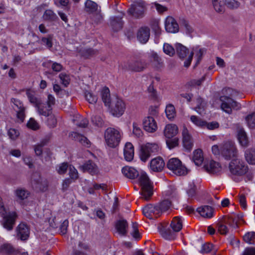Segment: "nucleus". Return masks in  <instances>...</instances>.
I'll return each mask as SVG.
<instances>
[{
  "label": "nucleus",
  "instance_id": "58",
  "mask_svg": "<svg viewBox=\"0 0 255 255\" xmlns=\"http://www.w3.org/2000/svg\"><path fill=\"white\" fill-rule=\"evenodd\" d=\"M27 126L28 128L33 130H37L39 129V126L37 122L33 118H30L28 123Z\"/></svg>",
  "mask_w": 255,
  "mask_h": 255
},
{
  "label": "nucleus",
  "instance_id": "48",
  "mask_svg": "<svg viewBox=\"0 0 255 255\" xmlns=\"http://www.w3.org/2000/svg\"><path fill=\"white\" fill-rule=\"evenodd\" d=\"M212 251L215 253L217 251V249L214 248V246L212 244L207 243L202 246L200 252L202 254H207Z\"/></svg>",
  "mask_w": 255,
  "mask_h": 255
},
{
  "label": "nucleus",
  "instance_id": "21",
  "mask_svg": "<svg viewBox=\"0 0 255 255\" xmlns=\"http://www.w3.org/2000/svg\"><path fill=\"white\" fill-rule=\"evenodd\" d=\"M165 27L168 32L176 33L179 30V25L175 19L171 17L168 16L165 21Z\"/></svg>",
  "mask_w": 255,
  "mask_h": 255
},
{
  "label": "nucleus",
  "instance_id": "18",
  "mask_svg": "<svg viewBox=\"0 0 255 255\" xmlns=\"http://www.w3.org/2000/svg\"><path fill=\"white\" fill-rule=\"evenodd\" d=\"M142 211L143 215L149 219L156 218L160 215L156 205H148L143 208Z\"/></svg>",
  "mask_w": 255,
  "mask_h": 255
},
{
  "label": "nucleus",
  "instance_id": "45",
  "mask_svg": "<svg viewBox=\"0 0 255 255\" xmlns=\"http://www.w3.org/2000/svg\"><path fill=\"white\" fill-rule=\"evenodd\" d=\"M26 95L30 102L36 108L41 103V100L38 99L34 95L33 92L28 91L26 92Z\"/></svg>",
  "mask_w": 255,
  "mask_h": 255
},
{
  "label": "nucleus",
  "instance_id": "34",
  "mask_svg": "<svg viewBox=\"0 0 255 255\" xmlns=\"http://www.w3.org/2000/svg\"><path fill=\"white\" fill-rule=\"evenodd\" d=\"M36 108L38 114L45 117H48L52 113V108L44 103H41Z\"/></svg>",
  "mask_w": 255,
  "mask_h": 255
},
{
  "label": "nucleus",
  "instance_id": "28",
  "mask_svg": "<svg viewBox=\"0 0 255 255\" xmlns=\"http://www.w3.org/2000/svg\"><path fill=\"white\" fill-rule=\"evenodd\" d=\"M149 59L152 66L155 68L159 69L163 66V63L161 58L156 53L151 52L149 56Z\"/></svg>",
  "mask_w": 255,
  "mask_h": 255
},
{
  "label": "nucleus",
  "instance_id": "57",
  "mask_svg": "<svg viewBox=\"0 0 255 255\" xmlns=\"http://www.w3.org/2000/svg\"><path fill=\"white\" fill-rule=\"evenodd\" d=\"M225 4L229 8L234 9L239 6L240 2L235 0H225Z\"/></svg>",
  "mask_w": 255,
  "mask_h": 255
},
{
  "label": "nucleus",
  "instance_id": "22",
  "mask_svg": "<svg viewBox=\"0 0 255 255\" xmlns=\"http://www.w3.org/2000/svg\"><path fill=\"white\" fill-rule=\"evenodd\" d=\"M165 166V162L160 157L152 159L150 162V168L154 172L161 171Z\"/></svg>",
  "mask_w": 255,
  "mask_h": 255
},
{
  "label": "nucleus",
  "instance_id": "17",
  "mask_svg": "<svg viewBox=\"0 0 255 255\" xmlns=\"http://www.w3.org/2000/svg\"><path fill=\"white\" fill-rule=\"evenodd\" d=\"M204 169L210 174H219L222 171V167L219 163L214 160L206 162L204 166Z\"/></svg>",
  "mask_w": 255,
  "mask_h": 255
},
{
  "label": "nucleus",
  "instance_id": "29",
  "mask_svg": "<svg viewBox=\"0 0 255 255\" xmlns=\"http://www.w3.org/2000/svg\"><path fill=\"white\" fill-rule=\"evenodd\" d=\"M128 223L126 220H120L116 223L118 232L122 236H126L128 233Z\"/></svg>",
  "mask_w": 255,
  "mask_h": 255
},
{
  "label": "nucleus",
  "instance_id": "24",
  "mask_svg": "<svg viewBox=\"0 0 255 255\" xmlns=\"http://www.w3.org/2000/svg\"><path fill=\"white\" fill-rule=\"evenodd\" d=\"M182 133L183 146L186 149L190 150L193 146L192 136L190 134L187 128L185 127H184Z\"/></svg>",
  "mask_w": 255,
  "mask_h": 255
},
{
  "label": "nucleus",
  "instance_id": "32",
  "mask_svg": "<svg viewBox=\"0 0 255 255\" xmlns=\"http://www.w3.org/2000/svg\"><path fill=\"white\" fill-rule=\"evenodd\" d=\"M123 174L127 178L134 179L139 175L138 172L134 168L125 166L122 169Z\"/></svg>",
  "mask_w": 255,
  "mask_h": 255
},
{
  "label": "nucleus",
  "instance_id": "14",
  "mask_svg": "<svg viewBox=\"0 0 255 255\" xmlns=\"http://www.w3.org/2000/svg\"><path fill=\"white\" fill-rule=\"evenodd\" d=\"M1 216L2 220L1 222L2 226L8 231L11 230L17 218L16 213L15 212L5 213Z\"/></svg>",
  "mask_w": 255,
  "mask_h": 255
},
{
  "label": "nucleus",
  "instance_id": "1",
  "mask_svg": "<svg viewBox=\"0 0 255 255\" xmlns=\"http://www.w3.org/2000/svg\"><path fill=\"white\" fill-rule=\"evenodd\" d=\"M241 218L242 216L235 214L224 216L217 225L218 232L222 235L227 234L238 227V223Z\"/></svg>",
  "mask_w": 255,
  "mask_h": 255
},
{
  "label": "nucleus",
  "instance_id": "33",
  "mask_svg": "<svg viewBox=\"0 0 255 255\" xmlns=\"http://www.w3.org/2000/svg\"><path fill=\"white\" fill-rule=\"evenodd\" d=\"M69 136L72 139L79 142L85 146H89L90 144V141L87 137L78 132H72L70 134Z\"/></svg>",
  "mask_w": 255,
  "mask_h": 255
},
{
  "label": "nucleus",
  "instance_id": "20",
  "mask_svg": "<svg viewBox=\"0 0 255 255\" xmlns=\"http://www.w3.org/2000/svg\"><path fill=\"white\" fill-rule=\"evenodd\" d=\"M80 169L83 172H88L92 175H97L99 173L98 166L93 161L90 160L80 166Z\"/></svg>",
  "mask_w": 255,
  "mask_h": 255
},
{
  "label": "nucleus",
  "instance_id": "50",
  "mask_svg": "<svg viewBox=\"0 0 255 255\" xmlns=\"http://www.w3.org/2000/svg\"><path fill=\"white\" fill-rule=\"evenodd\" d=\"M190 120L194 125L199 127H203L206 125V122L196 116H191Z\"/></svg>",
  "mask_w": 255,
  "mask_h": 255
},
{
  "label": "nucleus",
  "instance_id": "64",
  "mask_svg": "<svg viewBox=\"0 0 255 255\" xmlns=\"http://www.w3.org/2000/svg\"><path fill=\"white\" fill-rule=\"evenodd\" d=\"M181 26L185 29L186 32L188 33H191L193 31L192 27L189 25V22L185 19L181 20Z\"/></svg>",
  "mask_w": 255,
  "mask_h": 255
},
{
  "label": "nucleus",
  "instance_id": "42",
  "mask_svg": "<svg viewBox=\"0 0 255 255\" xmlns=\"http://www.w3.org/2000/svg\"><path fill=\"white\" fill-rule=\"evenodd\" d=\"M212 3L215 10L218 12L225 11V2L223 0H212Z\"/></svg>",
  "mask_w": 255,
  "mask_h": 255
},
{
  "label": "nucleus",
  "instance_id": "6",
  "mask_svg": "<svg viewBox=\"0 0 255 255\" xmlns=\"http://www.w3.org/2000/svg\"><path fill=\"white\" fill-rule=\"evenodd\" d=\"M221 154L227 160L237 158L238 150L233 141H227L221 146Z\"/></svg>",
  "mask_w": 255,
  "mask_h": 255
},
{
  "label": "nucleus",
  "instance_id": "13",
  "mask_svg": "<svg viewBox=\"0 0 255 255\" xmlns=\"http://www.w3.org/2000/svg\"><path fill=\"white\" fill-rule=\"evenodd\" d=\"M176 52L178 57L180 59H184L188 55L187 60L184 62V65L186 67H188L192 59L193 52L189 53V50L184 46L180 43H177L176 45Z\"/></svg>",
  "mask_w": 255,
  "mask_h": 255
},
{
  "label": "nucleus",
  "instance_id": "2",
  "mask_svg": "<svg viewBox=\"0 0 255 255\" xmlns=\"http://www.w3.org/2000/svg\"><path fill=\"white\" fill-rule=\"evenodd\" d=\"M182 220L180 217H175L172 219L170 225L172 230L170 229H164L160 232L163 238L166 240H173L176 238V233L182 228Z\"/></svg>",
  "mask_w": 255,
  "mask_h": 255
},
{
  "label": "nucleus",
  "instance_id": "12",
  "mask_svg": "<svg viewBox=\"0 0 255 255\" xmlns=\"http://www.w3.org/2000/svg\"><path fill=\"white\" fill-rule=\"evenodd\" d=\"M85 10L89 13H95L94 20L96 22H100L102 19L101 9L98 4L91 0H87L85 3Z\"/></svg>",
  "mask_w": 255,
  "mask_h": 255
},
{
  "label": "nucleus",
  "instance_id": "55",
  "mask_svg": "<svg viewBox=\"0 0 255 255\" xmlns=\"http://www.w3.org/2000/svg\"><path fill=\"white\" fill-rule=\"evenodd\" d=\"M13 251V247L9 244H3L0 247V252L2 253L10 254Z\"/></svg>",
  "mask_w": 255,
  "mask_h": 255
},
{
  "label": "nucleus",
  "instance_id": "60",
  "mask_svg": "<svg viewBox=\"0 0 255 255\" xmlns=\"http://www.w3.org/2000/svg\"><path fill=\"white\" fill-rule=\"evenodd\" d=\"M59 77L63 85H64L65 87L69 85L70 80L69 75L64 73H62L59 74Z\"/></svg>",
  "mask_w": 255,
  "mask_h": 255
},
{
  "label": "nucleus",
  "instance_id": "61",
  "mask_svg": "<svg viewBox=\"0 0 255 255\" xmlns=\"http://www.w3.org/2000/svg\"><path fill=\"white\" fill-rule=\"evenodd\" d=\"M68 167L67 163H62L59 165L57 167V172L60 174H63L66 173Z\"/></svg>",
  "mask_w": 255,
  "mask_h": 255
},
{
  "label": "nucleus",
  "instance_id": "39",
  "mask_svg": "<svg viewBox=\"0 0 255 255\" xmlns=\"http://www.w3.org/2000/svg\"><path fill=\"white\" fill-rule=\"evenodd\" d=\"M156 205L160 215L161 213L167 211L170 208L171 202L169 200H165Z\"/></svg>",
  "mask_w": 255,
  "mask_h": 255
},
{
  "label": "nucleus",
  "instance_id": "23",
  "mask_svg": "<svg viewBox=\"0 0 255 255\" xmlns=\"http://www.w3.org/2000/svg\"><path fill=\"white\" fill-rule=\"evenodd\" d=\"M137 38L138 41L143 44L146 43L150 36V29L147 26L140 27L137 32Z\"/></svg>",
  "mask_w": 255,
  "mask_h": 255
},
{
  "label": "nucleus",
  "instance_id": "26",
  "mask_svg": "<svg viewBox=\"0 0 255 255\" xmlns=\"http://www.w3.org/2000/svg\"><path fill=\"white\" fill-rule=\"evenodd\" d=\"M237 138L240 144L243 147H246L249 145V140L246 132L244 128L238 127L237 128Z\"/></svg>",
  "mask_w": 255,
  "mask_h": 255
},
{
  "label": "nucleus",
  "instance_id": "56",
  "mask_svg": "<svg viewBox=\"0 0 255 255\" xmlns=\"http://www.w3.org/2000/svg\"><path fill=\"white\" fill-rule=\"evenodd\" d=\"M248 126L251 128H255V113H252L246 117Z\"/></svg>",
  "mask_w": 255,
  "mask_h": 255
},
{
  "label": "nucleus",
  "instance_id": "4",
  "mask_svg": "<svg viewBox=\"0 0 255 255\" xmlns=\"http://www.w3.org/2000/svg\"><path fill=\"white\" fill-rule=\"evenodd\" d=\"M121 135L120 131L114 128H109L105 132V138L107 144L111 147H115L120 142Z\"/></svg>",
  "mask_w": 255,
  "mask_h": 255
},
{
  "label": "nucleus",
  "instance_id": "53",
  "mask_svg": "<svg viewBox=\"0 0 255 255\" xmlns=\"http://www.w3.org/2000/svg\"><path fill=\"white\" fill-rule=\"evenodd\" d=\"M132 134L136 137H140L142 136L143 133L139 125L136 123H133L132 124Z\"/></svg>",
  "mask_w": 255,
  "mask_h": 255
},
{
  "label": "nucleus",
  "instance_id": "25",
  "mask_svg": "<svg viewBox=\"0 0 255 255\" xmlns=\"http://www.w3.org/2000/svg\"><path fill=\"white\" fill-rule=\"evenodd\" d=\"M17 236L21 240H26L29 235V229L27 225L23 223H20L16 228Z\"/></svg>",
  "mask_w": 255,
  "mask_h": 255
},
{
  "label": "nucleus",
  "instance_id": "40",
  "mask_svg": "<svg viewBox=\"0 0 255 255\" xmlns=\"http://www.w3.org/2000/svg\"><path fill=\"white\" fill-rule=\"evenodd\" d=\"M42 17L44 20L48 21H54L58 19L56 14L50 9L46 10Z\"/></svg>",
  "mask_w": 255,
  "mask_h": 255
},
{
  "label": "nucleus",
  "instance_id": "41",
  "mask_svg": "<svg viewBox=\"0 0 255 255\" xmlns=\"http://www.w3.org/2000/svg\"><path fill=\"white\" fill-rule=\"evenodd\" d=\"M245 157L249 164H255V150L247 149L245 152Z\"/></svg>",
  "mask_w": 255,
  "mask_h": 255
},
{
  "label": "nucleus",
  "instance_id": "44",
  "mask_svg": "<svg viewBox=\"0 0 255 255\" xmlns=\"http://www.w3.org/2000/svg\"><path fill=\"white\" fill-rule=\"evenodd\" d=\"M52 39V35H48L46 37H42L41 40L38 41V43L41 45L46 46L47 48L50 49L53 46Z\"/></svg>",
  "mask_w": 255,
  "mask_h": 255
},
{
  "label": "nucleus",
  "instance_id": "35",
  "mask_svg": "<svg viewBox=\"0 0 255 255\" xmlns=\"http://www.w3.org/2000/svg\"><path fill=\"white\" fill-rule=\"evenodd\" d=\"M110 24L113 30L118 31L122 29L123 26V21L121 18L112 17L111 18Z\"/></svg>",
  "mask_w": 255,
  "mask_h": 255
},
{
  "label": "nucleus",
  "instance_id": "19",
  "mask_svg": "<svg viewBox=\"0 0 255 255\" xmlns=\"http://www.w3.org/2000/svg\"><path fill=\"white\" fill-rule=\"evenodd\" d=\"M143 128L148 132H154L157 129L156 121L152 117H145L143 121Z\"/></svg>",
  "mask_w": 255,
  "mask_h": 255
},
{
  "label": "nucleus",
  "instance_id": "52",
  "mask_svg": "<svg viewBox=\"0 0 255 255\" xmlns=\"http://www.w3.org/2000/svg\"><path fill=\"white\" fill-rule=\"evenodd\" d=\"M86 99L90 104H95L97 102L98 98L90 92L86 91L85 93Z\"/></svg>",
  "mask_w": 255,
  "mask_h": 255
},
{
  "label": "nucleus",
  "instance_id": "7",
  "mask_svg": "<svg viewBox=\"0 0 255 255\" xmlns=\"http://www.w3.org/2000/svg\"><path fill=\"white\" fill-rule=\"evenodd\" d=\"M145 10V2L142 0H136L128 10V13L136 18H140L143 17Z\"/></svg>",
  "mask_w": 255,
  "mask_h": 255
},
{
  "label": "nucleus",
  "instance_id": "36",
  "mask_svg": "<svg viewBox=\"0 0 255 255\" xmlns=\"http://www.w3.org/2000/svg\"><path fill=\"white\" fill-rule=\"evenodd\" d=\"M192 160L197 166H200L202 164L204 161V157L201 149H198L193 152Z\"/></svg>",
  "mask_w": 255,
  "mask_h": 255
},
{
  "label": "nucleus",
  "instance_id": "30",
  "mask_svg": "<svg viewBox=\"0 0 255 255\" xmlns=\"http://www.w3.org/2000/svg\"><path fill=\"white\" fill-rule=\"evenodd\" d=\"M124 156L125 159L128 161H130L134 156V147L130 142H127L124 148Z\"/></svg>",
  "mask_w": 255,
  "mask_h": 255
},
{
  "label": "nucleus",
  "instance_id": "51",
  "mask_svg": "<svg viewBox=\"0 0 255 255\" xmlns=\"http://www.w3.org/2000/svg\"><path fill=\"white\" fill-rule=\"evenodd\" d=\"M69 175L70 179L73 181H75L79 178V174L77 169L73 166H70L69 167Z\"/></svg>",
  "mask_w": 255,
  "mask_h": 255
},
{
  "label": "nucleus",
  "instance_id": "5",
  "mask_svg": "<svg viewBox=\"0 0 255 255\" xmlns=\"http://www.w3.org/2000/svg\"><path fill=\"white\" fill-rule=\"evenodd\" d=\"M231 173L234 175L242 176L245 174L248 170V166L242 160L236 158L233 159L229 166Z\"/></svg>",
  "mask_w": 255,
  "mask_h": 255
},
{
  "label": "nucleus",
  "instance_id": "47",
  "mask_svg": "<svg viewBox=\"0 0 255 255\" xmlns=\"http://www.w3.org/2000/svg\"><path fill=\"white\" fill-rule=\"evenodd\" d=\"M81 55L85 58H88L96 54L97 51L92 48H83L79 51Z\"/></svg>",
  "mask_w": 255,
  "mask_h": 255
},
{
  "label": "nucleus",
  "instance_id": "31",
  "mask_svg": "<svg viewBox=\"0 0 255 255\" xmlns=\"http://www.w3.org/2000/svg\"><path fill=\"white\" fill-rule=\"evenodd\" d=\"M197 211L203 217L211 218L213 216L214 209L209 206H204L198 208Z\"/></svg>",
  "mask_w": 255,
  "mask_h": 255
},
{
  "label": "nucleus",
  "instance_id": "63",
  "mask_svg": "<svg viewBox=\"0 0 255 255\" xmlns=\"http://www.w3.org/2000/svg\"><path fill=\"white\" fill-rule=\"evenodd\" d=\"M11 101L14 104L13 109L15 111L25 108L22 103L19 100L16 99H11Z\"/></svg>",
  "mask_w": 255,
  "mask_h": 255
},
{
  "label": "nucleus",
  "instance_id": "59",
  "mask_svg": "<svg viewBox=\"0 0 255 255\" xmlns=\"http://www.w3.org/2000/svg\"><path fill=\"white\" fill-rule=\"evenodd\" d=\"M166 144L169 149H172L178 145L179 139L177 138H174L172 139L166 140Z\"/></svg>",
  "mask_w": 255,
  "mask_h": 255
},
{
  "label": "nucleus",
  "instance_id": "16",
  "mask_svg": "<svg viewBox=\"0 0 255 255\" xmlns=\"http://www.w3.org/2000/svg\"><path fill=\"white\" fill-rule=\"evenodd\" d=\"M125 109L126 105L124 101L117 98L113 104L111 112L113 115L120 117L124 114Z\"/></svg>",
  "mask_w": 255,
  "mask_h": 255
},
{
  "label": "nucleus",
  "instance_id": "43",
  "mask_svg": "<svg viewBox=\"0 0 255 255\" xmlns=\"http://www.w3.org/2000/svg\"><path fill=\"white\" fill-rule=\"evenodd\" d=\"M244 241L249 244H255V232H247L243 236Z\"/></svg>",
  "mask_w": 255,
  "mask_h": 255
},
{
  "label": "nucleus",
  "instance_id": "11",
  "mask_svg": "<svg viewBox=\"0 0 255 255\" xmlns=\"http://www.w3.org/2000/svg\"><path fill=\"white\" fill-rule=\"evenodd\" d=\"M222 102L221 106V109L228 114L232 113V109L238 110L241 108V105L237 102L227 96H221L220 98Z\"/></svg>",
  "mask_w": 255,
  "mask_h": 255
},
{
  "label": "nucleus",
  "instance_id": "54",
  "mask_svg": "<svg viewBox=\"0 0 255 255\" xmlns=\"http://www.w3.org/2000/svg\"><path fill=\"white\" fill-rule=\"evenodd\" d=\"M163 49L164 52L170 56H172L175 54V50L174 48L168 43L164 44Z\"/></svg>",
  "mask_w": 255,
  "mask_h": 255
},
{
  "label": "nucleus",
  "instance_id": "15",
  "mask_svg": "<svg viewBox=\"0 0 255 255\" xmlns=\"http://www.w3.org/2000/svg\"><path fill=\"white\" fill-rule=\"evenodd\" d=\"M128 70L134 72H141L147 67L146 63L141 60H130L128 61L124 66Z\"/></svg>",
  "mask_w": 255,
  "mask_h": 255
},
{
  "label": "nucleus",
  "instance_id": "3",
  "mask_svg": "<svg viewBox=\"0 0 255 255\" xmlns=\"http://www.w3.org/2000/svg\"><path fill=\"white\" fill-rule=\"evenodd\" d=\"M139 183L141 187V198L148 201L153 194L152 187L149 179L145 172H141Z\"/></svg>",
  "mask_w": 255,
  "mask_h": 255
},
{
  "label": "nucleus",
  "instance_id": "49",
  "mask_svg": "<svg viewBox=\"0 0 255 255\" xmlns=\"http://www.w3.org/2000/svg\"><path fill=\"white\" fill-rule=\"evenodd\" d=\"M15 193L17 197L20 200H24L27 198L29 194L28 191L22 188L17 189Z\"/></svg>",
  "mask_w": 255,
  "mask_h": 255
},
{
  "label": "nucleus",
  "instance_id": "46",
  "mask_svg": "<svg viewBox=\"0 0 255 255\" xmlns=\"http://www.w3.org/2000/svg\"><path fill=\"white\" fill-rule=\"evenodd\" d=\"M165 113L168 119H173L176 115L175 109L173 105L171 104L168 105L166 107Z\"/></svg>",
  "mask_w": 255,
  "mask_h": 255
},
{
  "label": "nucleus",
  "instance_id": "62",
  "mask_svg": "<svg viewBox=\"0 0 255 255\" xmlns=\"http://www.w3.org/2000/svg\"><path fill=\"white\" fill-rule=\"evenodd\" d=\"M205 80V77L203 76L200 79H193L190 81L188 83V85L190 86H200L202 82H203Z\"/></svg>",
  "mask_w": 255,
  "mask_h": 255
},
{
  "label": "nucleus",
  "instance_id": "38",
  "mask_svg": "<svg viewBox=\"0 0 255 255\" xmlns=\"http://www.w3.org/2000/svg\"><path fill=\"white\" fill-rule=\"evenodd\" d=\"M101 96L105 105L109 106L111 103L110 90L107 87L104 88L101 91Z\"/></svg>",
  "mask_w": 255,
  "mask_h": 255
},
{
  "label": "nucleus",
  "instance_id": "9",
  "mask_svg": "<svg viewBox=\"0 0 255 255\" xmlns=\"http://www.w3.org/2000/svg\"><path fill=\"white\" fill-rule=\"evenodd\" d=\"M31 184L32 188L36 191H46L48 186L47 180L42 178L37 172L32 174Z\"/></svg>",
  "mask_w": 255,
  "mask_h": 255
},
{
  "label": "nucleus",
  "instance_id": "10",
  "mask_svg": "<svg viewBox=\"0 0 255 255\" xmlns=\"http://www.w3.org/2000/svg\"><path fill=\"white\" fill-rule=\"evenodd\" d=\"M158 146L155 143H147L141 146L140 152V158L141 160L145 162L151 155L155 154L158 151Z\"/></svg>",
  "mask_w": 255,
  "mask_h": 255
},
{
  "label": "nucleus",
  "instance_id": "27",
  "mask_svg": "<svg viewBox=\"0 0 255 255\" xmlns=\"http://www.w3.org/2000/svg\"><path fill=\"white\" fill-rule=\"evenodd\" d=\"M178 131L177 126L174 124L166 125L164 129V135L167 138H171L175 136Z\"/></svg>",
  "mask_w": 255,
  "mask_h": 255
},
{
  "label": "nucleus",
  "instance_id": "37",
  "mask_svg": "<svg viewBox=\"0 0 255 255\" xmlns=\"http://www.w3.org/2000/svg\"><path fill=\"white\" fill-rule=\"evenodd\" d=\"M48 142L47 139H43L40 142L33 145V149L35 155L37 156H41L43 153V147Z\"/></svg>",
  "mask_w": 255,
  "mask_h": 255
},
{
  "label": "nucleus",
  "instance_id": "8",
  "mask_svg": "<svg viewBox=\"0 0 255 255\" xmlns=\"http://www.w3.org/2000/svg\"><path fill=\"white\" fill-rule=\"evenodd\" d=\"M167 168L175 174L184 175L187 173L186 168L182 164L181 161L177 158H172L167 163Z\"/></svg>",
  "mask_w": 255,
  "mask_h": 255
}]
</instances>
